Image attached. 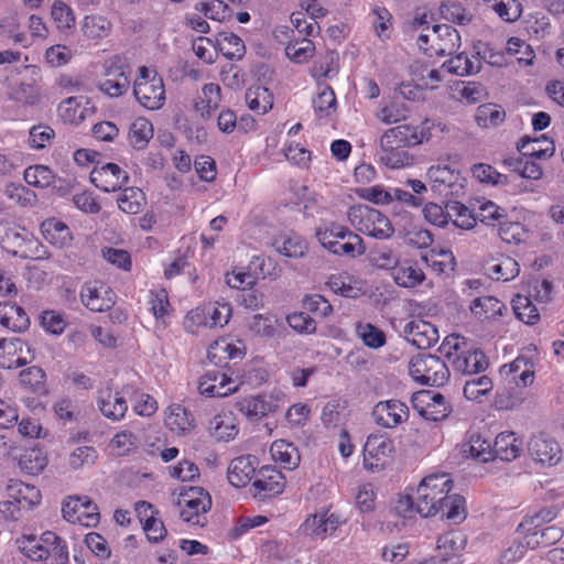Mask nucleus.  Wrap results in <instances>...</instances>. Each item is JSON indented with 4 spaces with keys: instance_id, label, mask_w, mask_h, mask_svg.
I'll use <instances>...</instances> for the list:
<instances>
[{
    "instance_id": "32",
    "label": "nucleus",
    "mask_w": 564,
    "mask_h": 564,
    "mask_svg": "<svg viewBox=\"0 0 564 564\" xmlns=\"http://www.w3.org/2000/svg\"><path fill=\"white\" fill-rule=\"evenodd\" d=\"M340 521L335 513L322 512L314 514L304 522L305 531L314 538L325 539L339 527Z\"/></svg>"
},
{
    "instance_id": "38",
    "label": "nucleus",
    "mask_w": 564,
    "mask_h": 564,
    "mask_svg": "<svg viewBox=\"0 0 564 564\" xmlns=\"http://www.w3.org/2000/svg\"><path fill=\"white\" fill-rule=\"evenodd\" d=\"M153 138V126L147 118L139 117L129 129V142L138 150L144 149Z\"/></svg>"
},
{
    "instance_id": "50",
    "label": "nucleus",
    "mask_w": 564,
    "mask_h": 564,
    "mask_svg": "<svg viewBox=\"0 0 564 564\" xmlns=\"http://www.w3.org/2000/svg\"><path fill=\"white\" fill-rule=\"evenodd\" d=\"M447 208H449V219H452L455 227L469 230L476 225V215H473L470 210L459 202L448 204Z\"/></svg>"
},
{
    "instance_id": "46",
    "label": "nucleus",
    "mask_w": 564,
    "mask_h": 564,
    "mask_svg": "<svg viewBox=\"0 0 564 564\" xmlns=\"http://www.w3.org/2000/svg\"><path fill=\"white\" fill-rule=\"evenodd\" d=\"M490 278L497 281H509L514 279L519 272L520 267L518 262L511 257H501L497 262L488 267Z\"/></svg>"
},
{
    "instance_id": "35",
    "label": "nucleus",
    "mask_w": 564,
    "mask_h": 564,
    "mask_svg": "<svg viewBox=\"0 0 564 564\" xmlns=\"http://www.w3.org/2000/svg\"><path fill=\"white\" fill-rule=\"evenodd\" d=\"M469 308L473 315L480 321L502 316L507 310L506 305L494 296L476 297L471 301Z\"/></svg>"
},
{
    "instance_id": "56",
    "label": "nucleus",
    "mask_w": 564,
    "mask_h": 564,
    "mask_svg": "<svg viewBox=\"0 0 564 564\" xmlns=\"http://www.w3.org/2000/svg\"><path fill=\"white\" fill-rule=\"evenodd\" d=\"M98 458V453L93 446H79L75 448L68 458L70 468L77 470L93 466Z\"/></svg>"
},
{
    "instance_id": "14",
    "label": "nucleus",
    "mask_w": 564,
    "mask_h": 564,
    "mask_svg": "<svg viewBox=\"0 0 564 564\" xmlns=\"http://www.w3.org/2000/svg\"><path fill=\"white\" fill-rule=\"evenodd\" d=\"M90 181L97 188L109 193L121 189L128 183L129 175L118 164L106 163L93 169Z\"/></svg>"
},
{
    "instance_id": "59",
    "label": "nucleus",
    "mask_w": 564,
    "mask_h": 564,
    "mask_svg": "<svg viewBox=\"0 0 564 564\" xmlns=\"http://www.w3.org/2000/svg\"><path fill=\"white\" fill-rule=\"evenodd\" d=\"M6 196L20 206H32L36 202V194L23 184L10 183L4 187Z\"/></svg>"
},
{
    "instance_id": "22",
    "label": "nucleus",
    "mask_w": 564,
    "mask_h": 564,
    "mask_svg": "<svg viewBox=\"0 0 564 564\" xmlns=\"http://www.w3.org/2000/svg\"><path fill=\"white\" fill-rule=\"evenodd\" d=\"M500 375L508 384L527 388L534 380L533 362L530 358L521 355L512 362L500 368Z\"/></svg>"
},
{
    "instance_id": "16",
    "label": "nucleus",
    "mask_w": 564,
    "mask_h": 564,
    "mask_svg": "<svg viewBox=\"0 0 564 564\" xmlns=\"http://www.w3.org/2000/svg\"><path fill=\"white\" fill-rule=\"evenodd\" d=\"M133 94L144 108L150 110L160 109L165 100L163 79L153 75L151 80H135Z\"/></svg>"
},
{
    "instance_id": "48",
    "label": "nucleus",
    "mask_w": 564,
    "mask_h": 564,
    "mask_svg": "<svg viewBox=\"0 0 564 564\" xmlns=\"http://www.w3.org/2000/svg\"><path fill=\"white\" fill-rule=\"evenodd\" d=\"M219 50L229 59H240L246 53L242 40L229 32H223L217 39Z\"/></svg>"
},
{
    "instance_id": "58",
    "label": "nucleus",
    "mask_w": 564,
    "mask_h": 564,
    "mask_svg": "<svg viewBox=\"0 0 564 564\" xmlns=\"http://www.w3.org/2000/svg\"><path fill=\"white\" fill-rule=\"evenodd\" d=\"M313 107L319 117H328L336 109V96L329 86H323L313 99Z\"/></svg>"
},
{
    "instance_id": "63",
    "label": "nucleus",
    "mask_w": 564,
    "mask_h": 564,
    "mask_svg": "<svg viewBox=\"0 0 564 564\" xmlns=\"http://www.w3.org/2000/svg\"><path fill=\"white\" fill-rule=\"evenodd\" d=\"M110 444L118 456H126L138 447L139 438L130 431H121L113 436Z\"/></svg>"
},
{
    "instance_id": "57",
    "label": "nucleus",
    "mask_w": 564,
    "mask_h": 564,
    "mask_svg": "<svg viewBox=\"0 0 564 564\" xmlns=\"http://www.w3.org/2000/svg\"><path fill=\"white\" fill-rule=\"evenodd\" d=\"M471 173L475 178L485 184L503 185L508 183V176L499 173L489 164L477 163L473 165Z\"/></svg>"
},
{
    "instance_id": "11",
    "label": "nucleus",
    "mask_w": 564,
    "mask_h": 564,
    "mask_svg": "<svg viewBox=\"0 0 564 564\" xmlns=\"http://www.w3.org/2000/svg\"><path fill=\"white\" fill-rule=\"evenodd\" d=\"M432 127L433 123L426 119L420 126L405 123L390 128L383 132L382 137L399 147L412 148L431 139Z\"/></svg>"
},
{
    "instance_id": "3",
    "label": "nucleus",
    "mask_w": 564,
    "mask_h": 564,
    "mask_svg": "<svg viewBox=\"0 0 564 564\" xmlns=\"http://www.w3.org/2000/svg\"><path fill=\"white\" fill-rule=\"evenodd\" d=\"M443 344L446 357L454 371L465 376L484 372L489 367V360L478 348H467L466 339L459 335L447 336Z\"/></svg>"
},
{
    "instance_id": "15",
    "label": "nucleus",
    "mask_w": 564,
    "mask_h": 564,
    "mask_svg": "<svg viewBox=\"0 0 564 564\" xmlns=\"http://www.w3.org/2000/svg\"><path fill=\"white\" fill-rule=\"evenodd\" d=\"M32 359L31 349L22 339H0V368L17 369Z\"/></svg>"
},
{
    "instance_id": "5",
    "label": "nucleus",
    "mask_w": 564,
    "mask_h": 564,
    "mask_svg": "<svg viewBox=\"0 0 564 564\" xmlns=\"http://www.w3.org/2000/svg\"><path fill=\"white\" fill-rule=\"evenodd\" d=\"M130 67L120 55L107 58L98 80V89L111 98L124 95L130 88Z\"/></svg>"
},
{
    "instance_id": "40",
    "label": "nucleus",
    "mask_w": 564,
    "mask_h": 564,
    "mask_svg": "<svg viewBox=\"0 0 564 564\" xmlns=\"http://www.w3.org/2000/svg\"><path fill=\"white\" fill-rule=\"evenodd\" d=\"M117 203L123 213L137 215L145 205V196L138 187H126L118 196Z\"/></svg>"
},
{
    "instance_id": "43",
    "label": "nucleus",
    "mask_w": 564,
    "mask_h": 564,
    "mask_svg": "<svg viewBox=\"0 0 564 564\" xmlns=\"http://www.w3.org/2000/svg\"><path fill=\"white\" fill-rule=\"evenodd\" d=\"M431 20L432 18H430L426 12H416L412 19L411 25L414 30L420 31V34L416 40L419 47L432 56L434 55V53H432L431 48V31L433 30V25H430Z\"/></svg>"
},
{
    "instance_id": "49",
    "label": "nucleus",
    "mask_w": 564,
    "mask_h": 564,
    "mask_svg": "<svg viewBox=\"0 0 564 564\" xmlns=\"http://www.w3.org/2000/svg\"><path fill=\"white\" fill-rule=\"evenodd\" d=\"M442 517L453 523H459L465 519V499L460 495H447L440 509Z\"/></svg>"
},
{
    "instance_id": "31",
    "label": "nucleus",
    "mask_w": 564,
    "mask_h": 564,
    "mask_svg": "<svg viewBox=\"0 0 564 564\" xmlns=\"http://www.w3.org/2000/svg\"><path fill=\"white\" fill-rule=\"evenodd\" d=\"M0 324L12 332L21 333L29 328L30 318L23 307L15 303H0Z\"/></svg>"
},
{
    "instance_id": "36",
    "label": "nucleus",
    "mask_w": 564,
    "mask_h": 564,
    "mask_svg": "<svg viewBox=\"0 0 564 564\" xmlns=\"http://www.w3.org/2000/svg\"><path fill=\"white\" fill-rule=\"evenodd\" d=\"M250 110L264 115L273 107V95L267 87L260 85L250 86L245 95Z\"/></svg>"
},
{
    "instance_id": "41",
    "label": "nucleus",
    "mask_w": 564,
    "mask_h": 564,
    "mask_svg": "<svg viewBox=\"0 0 564 564\" xmlns=\"http://www.w3.org/2000/svg\"><path fill=\"white\" fill-rule=\"evenodd\" d=\"M111 23L101 15H86L82 22V32L89 40H101L110 33Z\"/></svg>"
},
{
    "instance_id": "39",
    "label": "nucleus",
    "mask_w": 564,
    "mask_h": 564,
    "mask_svg": "<svg viewBox=\"0 0 564 564\" xmlns=\"http://www.w3.org/2000/svg\"><path fill=\"white\" fill-rule=\"evenodd\" d=\"M355 334L364 345L372 349L381 348L387 341L386 334L370 323L357 322L355 324Z\"/></svg>"
},
{
    "instance_id": "12",
    "label": "nucleus",
    "mask_w": 564,
    "mask_h": 564,
    "mask_svg": "<svg viewBox=\"0 0 564 564\" xmlns=\"http://www.w3.org/2000/svg\"><path fill=\"white\" fill-rule=\"evenodd\" d=\"M432 189L443 196H458L464 188L460 173L449 165H434L427 171Z\"/></svg>"
},
{
    "instance_id": "4",
    "label": "nucleus",
    "mask_w": 564,
    "mask_h": 564,
    "mask_svg": "<svg viewBox=\"0 0 564 564\" xmlns=\"http://www.w3.org/2000/svg\"><path fill=\"white\" fill-rule=\"evenodd\" d=\"M350 225L376 239H388L394 234L390 220L379 210L364 204L354 205L347 213Z\"/></svg>"
},
{
    "instance_id": "51",
    "label": "nucleus",
    "mask_w": 564,
    "mask_h": 564,
    "mask_svg": "<svg viewBox=\"0 0 564 564\" xmlns=\"http://www.w3.org/2000/svg\"><path fill=\"white\" fill-rule=\"evenodd\" d=\"M424 272L417 265H404L395 268L394 282L402 288H415L424 280Z\"/></svg>"
},
{
    "instance_id": "21",
    "label": "nucleus",
    "mask_w": 564,
    "mask_h": 564,
    "mask_svg": "<svg viewBox=\"0 0 564 564\" xmlns=\"http://www.w3.org/2000/svg\"><path fill=\"white\" fill-rule=\"evenodd\" d=\"M409 409L406 404L399 400H388L378 402L373 410L372 416L377 424L392 429L406 420Z\"/></svg>"
},
{
    "instance_id": "25",
    "label": "nucleus",
    "mask_w": 564,
    "mask_h": 564,
    "mask_svg": "<svg viewBox=\"0 0 564 564\" xmlns=\"http://www.w3.org/2000/svg\"><path fill=\"white\" fill-rule=\"evenodd\" d=\"M524 533L523 540L529 549L547 547L558 542L563 536V530L556 525L539 529L538 523L519 529Z\"/></svg>"
},
{
    "instance_id": "42",
    "label": "nucleus",
    "mask_w": 564,
    "mask_h": 564,
    "mask_svg": "<svg viewBox=\"0 0 564 564\" xmlns=\"http://www.w3.org/2000/svg\"><path fill=\"white\" fill-rule=\"evenodd\" d=\"M519 149L522 152V154L524 156H528L529 159H546L551 158L555 152L553 141H550L546 138H543L542 140L522 139Z\"/></svg>"
},
{
    "instance_id": "60",
    "label": "nucleus",
    "mask_w": 564,
    "mask_h": 564,
    "mask_svg": "<svg viewBox=\"0 0 564 564\" xmlns=\"http://www.w3.org/2000/svg\"><path fill=\"white\" fill-rule=\"evenodd\" d=\"M444 66L458 76L471 75L478 72L479 62L471 61L466 54L459 53L447 61Z\"/></svg>"
},
{
    "instance_id": "61",
    "label": "nucleus",
    "mask_w": 564,
    "mask_h": 564,
    "mask_svg": "<svg viewBox=\"0 0 564 564\" xmlns=\"http://www.w3.org/2000/svg\"><path fill=\"white\" fill-rule=\"evenodd\" d=\"M345 229L344 226L330 224L325 228H318L315 236L322 246L330 251L338 245V239L345 240Z\"/></svg>"
},
{
    "instance_id": "29",
    "label": "nucleus",
    "mask_w": 564,
    "mask_h": 564,
    "mask_svg": "<svg viewBox=\"0 0 564 564\" xmlns=\"http://www.w3.org/2000/svg\"><path fill=\"white\" fill-rule=\"evenodd\" d=\"M41 232L48 243L58 249L69 247L73 241V235L69 227L56 218H48L44 220L41 224Z\"/></svg>"
},
{
    "instance_id": "2",
    "label": "nucleus",
    "mask_w": 564,
    "mask_h": 564,
    "mask_svg": "<svg viewBox=\"0 0 564 564\" xmlns=\"http://www.w3.org/2000/svg\"><path fill=\"white\" fill-rule=\"evenodd\" d=\"M0 245L9 253L21 259H44L47 251L42 242L25 228L0 220Z\"/></svg>"
},
{
    "instance_id": "28",
    "label": "nucleus",
    "mask_w": 564,
    "mask_h": 564,
    "mask_svg": "<svg viewBox=\"0 0 564 564\" xmlns=\"http://www.w3.org/2000/svg\"><path fill=\"white\" fill-rule=\"evenodd\" d=\"M378 152L380 162L390 169H402L412 164V156L405 148L399 147L381 135Z\"/></svg>"
},
{
    "instance_id": "26",
    "label": "nucleus",
    "mask_w": 564,
    "mask_h": 564,
    "mask_svg": "<svg viewBox=\"0 0 564 564\" xmlns=\"http://www.w3.org/2000/svg\"><path fill=\"white\" fill-rule=\"evenodd\" d=\"M83 304L93 312H105L115 304V293L104 286L97 288L95 284L87 283L80 292Z\"/></svg>"
},
{
    "instance_id": "34",
    "label": "nucleus",
    "mask_w": 564,
    "mask_h": 564,
    "mask_svg": "<svg viewBox=\"0 0 564 564\" xmlns=\"http://www.w3.org/2000/svg\"><path fill=\"white\" fill-rule=\"evenodd\" d=\"M8 496L25 510H31L41 502L40 490L20 480L11 481L8 487Z\"/></svg>"
},
{
    "instance_id": "23",
    "label": "nucleus",
    "mask_w": 564,
    "mask_h": 564,
    "mask_svg": "<svg viewBox=\"0 0 564 564\" xmlns=\"http://www.w3.org/2000/svg\"><path fill=\"white\" fill-rule=\"evenodd\" d=\"M234 381L220 371H207L200 379L198 390L208 398H223L237 390Z\"/></svg>"
},
{
    "instance_id": "37",
    "label": "nucleus",
    "mask_w": 564,
    "mask_h": 564,
    "mask_svg": "<svg viewBox=\"0 0 564 564\" xmlns=\"http://www.w3.org/2000/svg\"><path fill=\"white\" fill-rule=\"evenodd\" d=\"M272 457L290 470L300 464V454L295 445L283 440L275 441L270 448Z\"/></svg>"
},
{
    "instance_id": "62",
    "label": "nucleus",
    "mask_w": 564,
    "mask_h": 564,
    "mask_svg": "<svg viewBox=\"0 0 564 564\" xmlns=\"http://www.w3.org/2000/svg\"><path fill=\"white\" fill-rule=\"evenodd\" d=\"M466 542V536L460 531H449L438 538L437 547L443 549L445 555L456 554L464 550Z\"/></svg>"
},
{
    "instance_id": "10",
    "label": "nucleus",
    "mask_w": 564,
    "mask_h": 564,
    "mask_svg": "<svg viewBox=\"0 0 564 564\" xmlns=\"http://www.w3.org/2000/svg\"><path fill=\"white\" fill-rule=\"evenodd\" d=\"M284 394L281 391L245 398L236 403V410L251 421H258L269 413L278 411Z\"/></svg>"
},
{
    "instance_id": "20",
    "label": "nucleus",
    "mask_w": 564,
    "mask_h": 564,
    "mask_svg": "<svg viewBox=\"0 0 564 564\" xmlns=\"http://www.w3.org/2000/svg\"><path fill=\"white\" fill-rule=\"evenodd\" d=\"M431 36V48L434 55H454L460 47V35L452 25L433 24Z\"/></svg>"
},
{
    "instance_id": "27",
    "label": "nucleus",
    "mask_w": 564,
    "mask_h": 564,
    "mask_svg": "<svg viewBox=\"0 0 564 564\" xmlns=\"http://www.w3.org/2000/svg\"><path fill=\"white\" fill-rule=\"evenodd\" d=\"M256 463V457L250 455L234 458L228 467V481L236 488L248 485L254 477Z\"/></svg>"
},
{
    "instance_id": "45",
    "label": "nucleus",
    "mask_w": 564,
    "mask_h": 564,
    "mask_svg": "<svg viewBox=\"0 0 564 564\" xmlns=\"http://www.w3.org/2000/svg\"><path fill=\"white\" fill-rule=\"evenodd\" d=\"M365 250L366 248L364 246L362 238L346 228L345 240L338 239V245L330 249V252L338 256L345 254L355 258L357 256H361Z\"/></svg>"
},
{
    "instance_id": "1",
    "label": "nucleus",
    "mask_w": 564,
    "mask_h": 564,
    "mask_svg": "<svg viewBox=\"0 0 564 564\" xmlns=\"http://www.w3.org/2000/svg\"><path fill=\"white\" fill-rule=\"evenodd\" d=\"M452 488L449 475H429L417 486L415 496H404L398 500L395 510L404 518H412L415 513L423 518L436 516Z\"/></svg>"
},
{
    "instance_id": "13",
    "label": "nucleus",
    "mask_w": 564,
    "mask_h": 564,
    "mask_svg": "<svg viewBox=\"0 0 564 564\" xmlns=\"http://www.w3.org/2000/svg\"><path fill=\"white\" fill-rule=\"evenodd\" d=\"M134 388L123 386L120 391L112 393L110 390L101 391L97 398V405L101 414L112 421H120L128 410V399H132Z\"/></svg>"
},
{
    "instance_id": "9",
    "label": "nucleus",
    "mask_w": 564,
    "mask_h": 564,
    "mask_svg": "<svg viewBox=\"0 0 564 564\" xmlns=\"http://www.w3.org/2000/svg\"><path fill=\"white\" fill-rule=\"evenodd\" d=\"M412 405L421 416L430 421H441L449 415L452 408L446 398L436 391L422 390L413 394Z\"/></svg>"
},
{
    "instance_id": "17",
    "label": "nucleus",
    "mask_w": 564,
    "mask_h": 564,
    "mask_svg": "<svg viewBox=\"0 0 564 564\" xmlns=\"http://www.w3.org/2000/svg\"><path fill=\"white\" fill-rule=\"evenodd\" d=\"M284 487V476L270 466L261 467L252 482L253 496L259 500H265L281 494Z\"/></svg>"
},
{
    "instance_id": "19",
    "label": "nucleus",
    "mask_w": 564,
    "mask_h": 564,
    "mask_svg": "<svg viewBox=\"0 0 564 564\" xmlns=\"http://www.w3.org/2000/svg\"><path fill=\"white\" fill-rule=\"evenodd\" d=\"M57 541L54 532L46 531L41 535H22L17 540L19 550L31 561H44L48 558V549Z\"/></svg>"
},
{
    "instance_id": "55",
    "label": "nucleus",
    "mask_w": 564,
    "mask_h": 564,
    "mask_svg": "<svg viewBox=\"0 0 564 564\" xmlns=\"http://www.w3.org/2000/svg\"><path fill=\"white\" fill-rule=\"evenodd\" d=\"M314 43L308 39L290 42L285 47L286 56L295 63H304L313 56Z\"/></svg>"
},
{
    "instance_id": "52",
    "label": "nucleus",
    "mask_w": 564,
    "mask_h": 564,
    "mask_svg": "<svg viewBox=\"0 0 564 564\" xmlns=\"http://www.w3.org/2000/svg\"><path fill=\"white\" fill-rule=\"evenodd\" d=\"M276 251L288 258H302L307 252V246L300 236H289L281 242L275 240Z\"/></svg>"
},
{
    "instance_id": "24",
    "label": "nucleus",
    "mask_w": 564,
    "mask_h": 564,
    "mask_svg": "<svg viewBox=\"0 0 564 564\" xmlns=\"http://www.w3.org/2000/svg\"><path fill=\"white\" fill-rule=\"evenodd\" d=\"M528 451L531 457L541 464L554 465L560 460L561 449L557 442L545 434L532 436Z\"/></svg>"
},
{
    "instance_id": "47",
    "label": "nucleus",
    "mask_w": 564,
    "mask_h": 564,
    "mask_svg": "<svg viewBox=\"0 0 564 564\" xmlns=\"http://www.w3.org/2000/svg\"><path fill=\"white\" fill-rule=\"evenodd\" d=\"M512 308L516 316L525 324L533 325L540 318L539 311L532 303L530 296L520 294L514 296L512 300Z\"/></svg>"
},
{
    "instance_id": "18",
    "label": "nucleus",
    "mask_w": 564,
    "mask_h": 564,
    "mask_svg": "<svg viewBox=\"0 0 564 564\" xmlns=\"http://www.w3.org/2000/svg\"><path fill=\"white\" fill-rule=\"evenodd\" d=\"M404 338L419 349H427L440 339L438 329L430 322L414 318L403 327Z\"/></svg>"
},
{
    "instance_id": "7",
    "label": "nucleus",
    "mask_w": 564,
    "mask_h": 564,
    "mask_svg": "<svg viewBox=\"0 0 564 564\" xmlns=\"http://www.w3.org/2000/svg\"><path fill=\"white\" fill-rule=\"evenodd\" d=\"M177 505L182 507L180 516L192 525L204 527L207 523L206 513L212 508V498L202 487H189L181 494Z\"/></svg>"
},
{
    "instance_id": "54",
    "label": "nucleus",
    "mask_w": 564,
    "mask_h": 564,
    "mask_svg": "<svg viewBox=\"0 0 564 564\" xmlns=\"http://www.w3.org/2000/svg\"><path fill=\"white\" fill-rule=\"evenodd\" d=\"M503 21L513 22L521 15L518 0H484Z\"/></svg>"
},
{
    "instance_id": "53",
    "label": "nucleus",
    "mask_w": 564,
    "mask_h": 564,
    "mask_svg": "<svg viewBox=\"0 0 564 564\" xmlns=\"http://www.w3.org/2000/svg\"><path fill=\"white\" fill-rule=\"evenodd\" d=\"M24 180L29 185L45 188L53 183L54 174L46 165H33L25 169Z\"/></svg>"
},
{
    "instance_id": "30",
    "label": "nucleus",
    "mask_w": 564,
    "mask_h": 564,
    "mask_svg": "<svg viewBox=\"0 0 564 564\" xmlns=\"http://www.w3.org/2000/svg\"><path fill=\"white\" fill-rule=\"evenodd\" d=\"M494 458L511 462L520 456L523 443L516 436L514 432H501L494 442Z\"/></svg>"
},
{
    "instance_id": "33",
    "label": "nucleus",
    "mask_w": 564,
    "mask_h": 564,
    "mask_svg": "<svg viewBox=\"0 0 564 564\" xmlns=\"http://www.w3.org/2000/svg\"><path fill=\"white\" fill-rule=\"evenodd\" d=\"M194 416L181 404H172L166 410L165 425L177 435H186L194 429Z\"/></svg>"
},
{
    "instance_id": "6",
    "label": "nucleus",
    "mask_w": 564,
    "mask_h": 564,
    "mask_svg": "<svg viewBox=\"0 0 564 564\" xmlns=\"http://www.w3.org/2000/svg\"><path fill=\"white\" fill-rule=\"evenodd\" d=\"M410 376L421 384L444 386L449 378L446 364L437 356L419 354L410 360Z\"/></svg>"
},
{
    "instance_id": "44",
    "label": "nucleus",
    "mask_w": 564,
    "mask_h": 564,
    "mask_svg": "<svg viewBox=\"0 0 564 564\" xmlns=\"http://www.w3.org/2000/svg\"><path fill=\"white\" fill-rule=\"evenodd\" d=\"M494 388L492 380L486 375L469 379L465 382L463 393L469 401L481 402L482 397L488 395Z\"/></svg>"
},
{
    "instance_id": "64",
    "label": "nucleus",
    "mask_w": 564,
    "mask_h": 564,
    "mask_svg": "<svg viewBox=\"0 0 564 564\" xmlns=\"http://www.w3.org/2000/svg\"><path fill=\"white\" fill-rule=\"evenodd\" d=\"M303 307L317 316L327 317L333 313V306L321 294H307L304 296Z\"/></svg>"
},
{
    "instance_id": "8",
    "label": "nucleus",
    "mask_w": 564,
    "mask_h": 564,
    "mask_svg": "<svg viewBox=\"0 0 564 564\" xmlns=\"http://www.w3.org/2000/svg\"><path fill=\"white\" fill-rule=\"evenodd\" d=\"M394 452L392 440L384 434H371L364 446V466L376 471L383 469Z\"/></svg>"
}]
</instances>
